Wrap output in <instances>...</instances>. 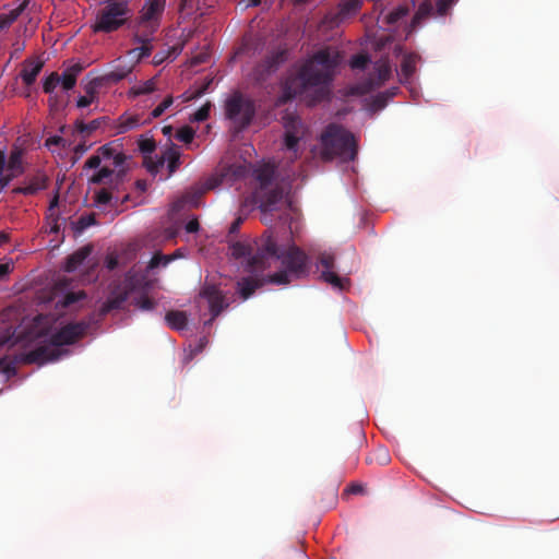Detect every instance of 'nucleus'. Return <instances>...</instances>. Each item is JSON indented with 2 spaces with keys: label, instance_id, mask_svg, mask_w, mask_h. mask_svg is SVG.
<instances>
[{
  "label": "nucleus",
  "instance_id": "2f4dec72",
  "mask_svg": "<svg viewBox=\"0 0 559 559\" xmlns=\"http://www.w3.org/2000/svg\"><path fill=\"white\" fill-rule=\"evenodd\" d=\"M174 260H176L175 254H163L160 252H156L150 260L146 271L150 272L158 266H167Z\"/></svg>",
  "mask_w": 559,
  "mask_h": 559
},
{
  "label": "nucleus",
  "instance_id": "e433bc0d",
  "mask_svg": "<svg viewBox=\"0 0 559 559\" xmlns=\"http://www.w3.org/2000/svg\"><path fill=\"white\" fill-rule=\"evenodd\" d=\"M194 138V130L191 127H182L176 133V139L186 144L191 143Z\"/></svg>",
  "mask_w": 559,
  "mask_h": 559
},
{
  "label": "nucleus",
  "instance_id": "ea45409f",
  "mask_svg": "<svg viewBox=\"0 0 559 559\" xmlns=\"http://www.w3.org/2000/svg\"><path fill=\"white\" fill-rule=\"evenodd\" d=\"M60 83L66 91L72 90L76 84V76L66 70L60 76Z\"/></svg>",
  "mask_w": 559,
  "mask_h": 559
},
{
  "label": "nucleus",
  "instance_id": "f257e3e1",
  "mask_svg": "<svg viewBox=\"0 0 559 559\" xmlns=\"http://www.w3.org/2000/svg\"><path fill=\"white\" fill-rule=\"evenodd\" d=\"M231 255L243 260V267L249 273L263 272L275 261H281L283 270L265 277H242L237 282L238 293L242 299L250 298L265 283L286 285L308 273V257L296 245L281 247L272 230H265L253 240L235 241L229 246Z\"/></svg>",
  "mask_w": 559,
  "mask_h": 559
},
{
  "label": "nucleus",
  "instance_id": "7ed1b4c3",
  "mask_svg": "<svg viewBox=\"0 0 559 559\" xmlns=\"http://www.w3.org/2000/svg\"><path fill=\"white\" fill-rule=\"evenodd\" d=\"M88 325L85 322H74L62 326L59 331L51 334L49 341L36 348L22 353L9 359L7 356L0 358V372L13 377L16 374V364H39L43 365L48 361L58 360L66 350L60 349V346L74 344L78 340L84 336ZM3 342H0V346Z\"/></svg>",
  "mask_w": 559,
  "mask_h": 559
},
{
  "label": "nucleus",
  "instance_id": "79ce46f5",
  "mask_svg": "<svg viewBox=\"0 0 559 559\" xmlns=\"http://www.w3.org/2000/svg\"><path fill=\"white\" fill-rule=\"evenodd\" d=\"M370 62V59L367 55H355L350 60V67L353 69H360L364 70L367 64Z\"/></svg>",
  "mask_w": 559,
  "mask_h": 559
},
{
  "label": "nucleus",
  "instance_id": "4be33fe9",
  "mask_svg": "<svg viewBox=\"0 0 559 559\" xmlns=\"http://www.w3.org/2000/svg\"><path fill=\"white\" fill-rule=\"evenodd\" d=\"M104 84H106L104 82V80H100V76H96L94 79H92L85 86H84V91H85V94L84 96H81L78 102H76V106L79 108H84V107H87L90 106L96 98H97V91L100 86H103Z\"/></svg>",
  "mask_w": 559,
  "mask_h": 559
},
{
  "label": "nucleus",
  "instance_id": "bf43d9fd",
  "mask_svg": "<svg viewBox=\"0 0 559 559\" xmlns=\"http://www.w3.org/2000/svg\"><path fill=\"white\" fill-rule=\"evenodd\" d=\"M87 146L85 143H80L78 144L75 147H74V153L75 154H79V155H82L83 153H85L87 151Z\"/></svg>",
  "mask_w": 559,
  "mask_h": 559
},
{
  "label": "nucleus",
  "instance_id": "1a4fd4ad",
  "mask_svg": "<svg viewBox=\"0 0 559 559\" xmlns=\"http://www.w3.org/2000/svg\"><path fill=\"white\" fill-rule=\"evenodd\" d=\"M283 126L285 147L296 154L298 143L305 135L306 127L297 115L288 111L283 116Z\"/></svg>",
  "mask_w": 559,
  "mask_h": 559
},
{
  "label": "nucleus",
  "instance_id": "39448f33",
  "mask_svg": "<svg viewBox=\"0 0 559 559\" xmlns=\"http://www.w3.org/2000/svg\"><path fill=\"white\" fill-rule=\"evenodd\" d=\"M130 8L127 1H110L96 15L93 31L111 33L119 29L128 21Z\"/></svg>",
  "mask_w": 559,
  "mask_h": 559
},
{
  "label": "nucleus",
  "instance_id": "72a5a7b5",
  "mask_svg": "<svg viewBox=\"0 0 559 559\" xmlns=\"http://www.w3.org/2000/svg\"><path fill=\"white\" fill-rule=\"evenodd\" d=\"M156 90V83L154 79L147 80L139 85H135L130 88L129 95L136 97L140 95H146L153 93Z\"/></svg>",
  "mask_w": 559,
  "mask_h": 559
},
{
  "label": "nucleus",
  "instance_id": "c85d7f7f",
  "mask_svg": "<svg viewBox=\"0 0 559 559\" xmlns=\"http://www.w3.org/2000/svg\"><path fill=\"white\" fill-rule=\"evenodd\" d=\"M275 170L271 165H263L254 170V177L260 183L261 191L266 190L274 179Z\"/></svg>",
  "mask_w": 559,
  "mask_h": 559
},
{
  "label": "nucleus",
  "instance_id": "cd10ccee",
  "mask_svg": "<svg viewBox=\"0 0 559 559\" xmlns=\"http://www.w3.org/2000/svg\"><path fill=\"white\" fill-rule=\"evenodd\" d=\"M91 249L88 247H83L72 254H70L67 258L66 261V271L67 272H73L75 271L83 262L84 260L90 255Z\"/></svg>",
  "mask_w": 559,
  "mask_h": 559
},
{
  "label": "nucleus",
  "instance_id": "7c9ffc66",
  "mask_svg": "<svg viewBox=\"0 0 559 559\" xmlns=\"http://www.w3.org/2000/svg\"><path fill=\"white\" fill-rule=\"evenodd\" d=\"M419 57L416 53H407L404 56L401 71L402 75L407 80L412 78L416 71V63Z\"/></svg>",
  "mask_w": 559,
  "mask_h": 559
},
{
  "label": "nucleus",
  "instance_id": "c9c22d12",
  "mask_svg": "<svg viewBox=\"0 0 559 559\" xmlns=\"http://www.w3.org/2000/svg\"><path fill=\"white\" fill-rule=\"evenodd\" d=\"M60 83V75L52 72L44 82L43 90L46 94H51Z\"/></svg>",
  "mask_w": 559,
  "mask_h": 559
},
{
  "label": "nucleus",
  "instance_id": "2eb2a0df",
  "mask_svg": "<svg viewBox=\"0 0 559 559\" xmlns=\"http://www.w3.org/2000/svg\"><path fill=\"white\" fill-rule=\"evenodd\" d=\"M391 76V67L386 61L380 62L374 68V72L357 87V92L360 94L369 93L382 84H384Z\"/></svg>",
  "mask_w": 559,
  "mask_h": 559
},
{
  "label": "nucleus",
  "instance_id": "69168bd1",
  "mask_svg": "<svg viewBox=\"0 0 559 559\" xmlns=\"http://www.w3.org/2000/svg\"><path fill=\"white\" fill-rule=\"evenodd\" d=\"M135 185L139 190H141V191L146 190V182L144 180H138Z\"/></svg>",
  "mask_w": 559,
  "mask_h": 559
},
{
  "label": "nucleus",
  "instance_id": "37998d69",
  "mask_svg": "<svg viewBox=\"0 0 559 559\" xmlns=\"http://www.w3.org/2000/svg\"><path fill=\"white\" fill-rule=\"evenodd\" d=\"M156 144L152 139H141L139 141V150L144 155H150L155 151Z\"/></svg>",
  "mask_w": 559,
  "mask_h": 559
},
{
  "label": "nucleus",
  "instance_id": "5701e85b",
  "mask_svg": "<svg viewBox=\"0 0 559 559\" xmlns=\"http://www.w3.org/2000/svg\"><path fill=\"white\" fill-rule=\"evenodd\" d=\"M217 186V181L214 178L206 179L191 188L190 192L186 195V202L193 205H198L199 200L210 190Z\"/></svg>",
  "mask_w": 559,
  "mask_h": 559
},
{
  "label": "nucleus",
  "instance_id": "9b49d317",
  "mask_svg": "<svg viewBox=\"0 0 559 559\" xmlns=\"http://www.w3.org/2000/svg\"><path fill=\"white\" fill-rule=\"evenodd\" d=\"M319 266L323 269L321 271L320 278L334 288L343 290L349 284L348 278L338 276L334 271L335 257L333 253L326 251L321 252L318 255V267Z\"/></svg>",
  "mask_w": 559,
  "mask_h": 559
},
{
  "label": "nucleus",
  "instance_id": "a878e982",
  "mask_svg": "<svg viewBox=\"0 0 559 559\" xmlns=\"http://www.w3.org/2000/svg\"><path fill=\"white\" fill-rule=\"evenodd\" d=\"M108 121H109L108 117H99L90 122H84L83 120L78 119L74 123V127L79 133H81L83 135H90L94 131L98 130L104 124H106Z\"/></svg>",
  "mask_w": 559,
  "mask_h": 559
},
{
  "label": "nucleus",
  "instance_id": "6e6d98bb",
  "mask_svg": "<svg viewBox=\"0 0 559 559\" xmlns=\"http://www.w3.org/2000/svg\"><path fill=\"white\" fill-rule=\"evenodd\" d=\"M243 219L241 217H238L233 222V224L229 227V234H236L238 233L240 225L242 224Z\"/></svg>",
  "mask_w": 559,
  "mask_h": 559
},
{
  "label": "nucleus",
  "instance_id": "4d7b16f0",
  "mask_svg": "<svg viewBox=\"0 0 559 559\" xmlns=\"http://www.w3.org/2000/svg\"><path fill=\"white\" fill-rule=\"evenodd\" d=\"M193 4H194V0H180L179 10L182 12L188 9H192Z\"/></svg>",
  "mask_w": 559,
  "mask_h": 559
},
{
  "label": "nucleus",
  "instance_id": "f03ea898",
  "mask_svg": "<svg viewBox=\"0 0 559 559\" xmlns=\"http://www.w3.org/2000/svg\"><path fill=\"white\" fill-rule=\"evenodd\" d=\"M341 62V55L333 47H325L312 55L295 78L286 83V94L295 97L314 87L312 103L330 98V84Z\"/></svg>",
  "mask_w": 559,
  "mask_h": 559
},
{
  "label": "nucleus",
  "instance_id": "473e14b6",
  "mask_svg": "<svg viewBox=\"0 0 559 559\" xmlns=\"http://www.w3.org/2000/svg\"><path fill=\"white\" fill-rule=\"evenodd\" d=\"M139 118L136 116H121L116 127L117 134L126 133L129 130L135 128L139 124Z\"/></svg>",
  "mask_w": 559,
  "mask_h": 559
},
{
  "label": "nucleus",
  "instance_id": "ddd939ff",
  "mask_svg": "<svg viewBox=\"0 0 559 559\" xmlns=\"http://www.w3.org/2000/svg\"><path fill=\"white\" fill-rule=\"evenodd\" d=\"M22 155L23 152L19 147H14L8 160V168L11 174L4 175V167L7 164L5 151L0 150V190H3L14 178L16 173H22Z\"/></svg>",
  "mask_w": 559,
  "mask_h": 559
},
{
  "label": "nucleus",
  "instance_id": "49530a36",
  "mask_svg": "<svg viewBox=\"0 0 559 559\" xmlns=\"http://www.w3.org/2000/svg\"><path fill=\"white\" fill-rule=\"evenodd\" d=\"M388 102H389V98H388L386 94L379 93L373 97L371 107L373 110H381L386 106Z\"/></svg>",
  "mask_w": 559,
  "mask_h": 559
},
{
  "label": "nucleus",
  "instance_id": "423d86ee",
  "mask_svg": "<svg viewBox=\"0 0 559 559\" xmlns=\"http://www.w3.org/2000/svg\"><path fill=\"white\" fill-rule=\"evenodd\" d=\"M255 103L253 99L242 95L240 92L234 93L225 103V115L239 131L249 127L255 116Z\"/></svg>",
  "mask_w": 559,
  "mask_h": 559
},
{
  "label": "nucleus",
  "instance_id": "a211bd4d",
  "mask_svg": "<svg viewBox=\"0 0 559 559\" xmlns=\"http://www.w3.org/2000/svg\"><path fill=\"white\" fill-rule=\"evenodd\" d=\"M48 177L44 173H37L31 178L25 179L24 185L12 190L15 194L34 195L41 190L47 189Z\"/></svg>",
  "mask_w": 559,
  "mask_h": 559
},
{
  "label": "nucleus",
  "instance_id": "dca6fc26",
  "mask_svg": "<svg viewBox=\"0 0 559 559\" xmlns=\"http://www.w3.org/2000/svg\"><path fill=\"white\" fill-rule=\"evenodd\" d=\"M155 33H148L141 29H135L133 40L141 44L140 47L130 49L128 56L134 59L133 62H139L141 59L148 57L153 50L152 40Z\"/></svg>",
  "mask_w": 559,
  "mask_h": 559
},
{
  "label": "nucleus",
  "instance_id": "f8f14e48",
  "mask_svg": "<svg viewBox=\"0 0 559 559\" xmlns=\"http://www.w3.org/2000/svg\"><path fill=\"white\" fill-rule=\"evenodd\" d=\"M286 59L285 50H274L270 52L265 58L259 62L252 70V79L257 83H262L266 80V78L275 72L280 64H282Z\"/></svg>",
  "mask_w": 559,
  "mask_h": 559
},
{
  "label": "nucleus",
  "instance_id": "864d4df0",
  "mask_svg": "<svg viewBox=\"0 0 559 559\" xmlns=\"http://www.w3.org/2000/svg\"><path fill=\"white\" fill-rule=\"evenodd\" d=\"M199 222L197 218L190 219L186 225V230L190 234L199 230Z\"/></svg>",
  "mask_w": 559,
  "mask_h": 559
},
{
  "label": "nucleus",
  "instance_id": "9d476101",
  "mask_svg": "<svg viewBox=\"0 0 559 559\" xmlns=\"http://www.w3.org/2000/svg\"><path fill=\"white\" fill-rule=\"evenodd\" d=\"M199 298L207 302L212 316L205 324H211L228 307L226 296L215 284L205 283L199 293Z\"/></svg>",
  "mask_w": 559,
  "mask_h": 559
},
{
  "label": "nucleus",
  "instance_id": "b1692460",
  "mask_svg": "<svg viewBox=\"0 0 559 559\" xmlns=\"http://www.w3.org/2000/svg\"><path fill=\"white\" fill-rule=\"evenodd\" d=\"M264 193L261 197L260 209L262 212H271L275 210L278 202L283 199V190L278 187L263 190Z\"/></svg>",
  "mask_w": 559,
  "mask_h": 559
},
{
  "label": "nucleus",
  "instance_id": "393cba45",
  "mask_svg": "<svg viewBox=\"0 0 559 559\" xmlns=\"http://www.w3.org/2000/svg\"><path fill=\"white\" fill-rule=\"evenodd\" d=\"M31 0H23L15 9L0 14V31L10 27L28 8Z\"/></svg>",
  "mask_w": 559,
  "mask_h": 559
},
{
  "label": "nucleus",
  "instance_id": "aec40b11",
  "mask_svg": "<svg viewBox=\"0 0 559 559\" xmlns=\"http://www.w3.org/2000/svg\"><path fill=\"white\" fill-rule=\"evenodd\" d=\"M129 298V290L128 289H121L116 288L112 290L107 300L102 305L99 309L100 316H106L107 313L111 312L112 310H119L122 309L124 304L127 302Z\"/></svg>",
  "mask_w": 559,
  "mask_h": 559
},
{
  "label": "nucleus",
  "instance_id": "13d9d810",
  "mask_svg": "<svg viewBox=\"0 0 559 559\" xmlns=\"http://www.w3.org/2000/svg\"><path fill=\"white\" fill-rule=\"evenodd\" d=\"M10 264H0V281L3 280L10 273Z\"/></svg>",
  "mask_w": 559,
  "mask_h": 559
},
{
  "label": "nucleus",
  "instance_id": "5fc2aeb1",
  "mask_svg": "<svg viewBox=\"0 0 559 559\" xmlns=\"http://www.w3.org/2000/svg\"><path fill=\"white\" fill-rule=\"evenodd\" d=\"M84 66L82 63H74L73 66L69 67L67 70L72 73L74 76L78 78V75L84 70Z\"/></svg>",
  "mask_w": 559,
  "mask_h": 559
},
{
  "label": "nucleus",
  "instance_id": "a18cd8bd",
  "mask_svg": "<svg viewBox=\"0 0 559 559\" xmlns=\"http://www.w3.org/2000/svg\"><path fill=\"white\" fill-rule=\"evenodd\" d=\"M86 297L85 293L84 292H78V293H68L66 296H64V299H63V306L64 307H69V306H72L74 305L75 302H78L79 300L81 299H84Z\"/></svg>",
  "mask_w": 559,
  "mask_h": 559
},
{
  "label": "nucleus",
  "instance_id": "bb28decb",
  "mask_svg": "<svg viewBox=\"0 0 559 559\" xmlns=\"http://www.w3.org/2000/svg\"><path fill=\"white\" fill-rule=\"evenodd\" d=\"M361 0H342L338 4L337 16L341 20H345L356 15L361 9Z\"/></svg>",
  "mask_w": 559,
  "mask_h": 559
},
{
  "label": "nucleus",
  "instance_id": "6ab92c4d",
  "mask_svg": "<svg viewBox=\"0 0 559 559\" xmlns=\"http://www.w3.org/2000/svg\"><path fill=\"white\" fill-rule=\"evenodd\" d=\"M166 162L168 164V169L170 174L175 173L180 166V152L178 147L175 146L174 144H171L169 147L165 150L163 155L157 159V162L154 165H147V169L150 171H157L158 168L162 167Z\"/></svg>",
  "mask_w": 559,
  "mask_h": 559
},
{
  "label": "nucleus",
  "instance_id": "20e7f679",
  "mask_svg": "<svg viewBox=\"0 0 559 559\" xmlns=\"http://www.w3.org/2000/svg\"><path fill=\"white\" fill-rule=\"evenodd\" d=\"M320 142L321 155L325 160L340 158L342 162H350L357 156L354 134L340 124L330 123L322 132Z\"/></svg>",
  "mask_w": 559,
  "mask_h": 559
},
{
  "label": "nucleus",
  "instance_id": "680f3d73",
  "mask_svg": "<svg viewBox=\"0 0 559 559\" xmlns=\"http://www.w3.org/2000/svg\"><path fill=\"white\" fill-rule=\"evenodd\" d=\"M399 88L392 87L390 90H386L385 92H382L383 94H386L388 98L391 99L397 94Z\"/></svg>",
  "mask_w": 559,
  "mask_h": 559
},
{
  "label": "nucleus",
  "instance_id": "774afa93",
  "mask_svg": "<svg viewBox=\"0 0 559 559\" xmlns=\"http://www.w3.org/2000/svg\"><path fill=\"white\" fill-rule=\"evenodd\" d=\"M261 1L262 0H249V4L250 7H258L261 4Z\"/></svg>",
  "mask_w": 559,
  "mask_h": 559
},
{
  "label": "nucleus",
  "instance_id": "58836bf2",
  "mask_svg": "<svg viewBox=\"0 0 559 559\" xmlns=\"http://www.w3.org/2000/svg\"><path fill=\"white\" fill-rule=\"evenodd\" d=\"M95 224H96V219H95V215L94 214L82 215L76 221V229L79 231H83L87 227H90L92 225H95Z\"/></svg>",
  "mask_w": 559,
  "mask_h": 559
},
{
  "label": "nucleus",
  "instance_id": "c03bdc74",
  "mask_svg": "<svg viewBox=\"0 0 559 559\" xmlns=\"http://www.w3.org/2000/svg\"><path fill=\"white\" fill-rule=\"evenodd\" d=\"M174 99L171 96H168L166 97L157 107H155L152 112H151V116L152 118H158L160 117L164 111L171 106Z\"/></svg>",
  "mask_w": 559,
  "mask_h": 559
},
{
  "label": "nucleus",
  "instance_id": "f3484780",
  "mask_svg": "<svg viewBox=\"0 0 559 559\" xmlns=\"http://www.w3.org/2000/svg\"><path fill=\"white\" fill-rule=\"evenodd\" d=\"M135 62L122 58L114 61L112 70L100 75L106 84L118 83L126 79L133 70Z\"/></svg>",
  "mask_w": 559,
  "mask_h": 559
},
{
  "label": "nucleus",
  "instance_id": "052dcab7",
  "mask_svg": "<svg viewBox=\"0 0 559 559\" xmlns=\"http://www.w3.org/2000/svg\"><path fill=\"white\" fill-rule=\"evenodd\" d=\"M59 204V195L56 194L49 203V211L52 212Z\"/></svg>",
  "mask_w": 559,
  "mask_h": 559
},
{
  "label": "nucleus",
  "instance_id": "de8ad7c7",
  "mask_svg": "<svg viewBox=\"0 0 559 559\" xmlns=\"http://www.w3.org/2000/svg\"><path fill=\"white\" fill-rule=\"evenodd\" d=\"M210 110H211V104L207 103L203 106H201L193 115V120L194 121H198V122H201V121H205L209 116H210Z\"/></svg>",
  "mask_w": 559,
  "mask_h": 559
},
{
  "label": "nucleus",
  "instance_id": "8fccbe9b",
  "mask_svg": "<svg viewBox=\"0 0 559 559\" xmlns=\"http://www.w3.org/2000/svg\"><path fill=\"white\" fill-rule=\"evenodd\" d=\"M45 145L47 147H51L53 145H62L63 147L66 146V141L63 138L59 136V135H53V136H50L46 140L45 142Z\"/></svg>",
  "mask_w": 559,
  "mask_h": 559
},
{
  "label": "nucleus",
  "instance_id": "a19ab883",
  "mask_svg": "<svg viewBox=\"0 0 559 559\" xmlns=\"http://www.w3.org/2000/svg\"><path fill=\"white\" fill-rule=\"evenodd\" d=\"M110 190L111 189L108 186V188H103L99 191H97L95 193L96 203L102 204V205L108 204L112 199V194H111Z\"/></svg>",
  "mask_w": 559,
  "mask_h": 559
},
{
  "label": "nucleus",
  "instance_id": "603ef678",
  "mask_svg": "<svg viewBox=\"0 0 559 559\" xmlns=\"http://www.w3.org/2000/svg\"><path fill=\"white\" fill-rule=\"evenodd\" d=\"M431 10V5L430 4H427V3H424L419 7L416 15H415V20H418L420 19L421 16L428 14Z\"/></svg>",
  "mask_w": 559,
  "mask_h": 559
},
{
  "label": "nucleus",
  "instance_id": "3c124183",
  "mask_svg": "<svg viewBox=\"0 0 559 559\" xmlns=\"http://www.w3.org/2000/svg\"><path fill=\"white\" fill-rule=\"evenodd\" d=\"M364 492V485L358 483H352L346 489L345 493H361Z\"/></svg>",
  "mask_w": 559,
  "mask_h": 559
},
{
  "label": "nucleus",
  "instance_id": "0eeeda50",
  "mask_svg": "<svg viewBox=\"0 0 559 559\" xmlns=\"http://www.w3.org/2000/svg\"><path fill=\"white\" fill-rule=\"evenodd\" d=\"M165 7L166 0H145L134 21V28L156 33L160 26Z\"/></svg>",
  "mask_w": 559,
  "mask_h": 559
},
{
  "label": "nucleus",
  "instance_id": "e2e57ef3",
  "mask_svg": "<svg viewBox=\"0 0 559 559\" xmlns=\"http://www.w3.org/2000/svg\"><path fill=\"white\" fill-rule=\"evenodd\" d=\"M117 265H118V261H117V259H116V258H109V259L107 260V267H108L109 270H114V269H116V266H117Z\"/></svg>",
  "mask_w": 559,
  "mask_h": 559
},
{
  "label": "nucleus",
  "instance_id": "338daca9",
  "mask_svg": "<svg viewBox=\"0 0 559 559\" xmlns=\"http://www.w3.org/2000/svg\"><path fill=\"white\" fill-rule=\"evenodd\" d=\"M9 236L5 233H0V245L8 242Z\"/></svg>",
  "mask_w": 559,
  "mask_h": 559
},
{
  "label": "nucleus",
  "instance_id": "c756f323",
  "mask_svg": "<svg viewBox=\"0 0 559 559\" xmlns=\"http://www.w3.org/2000/svg\"><path fill=\"white\" fill-rule=\"evenodd\" d=\"M167 324L177 331H181L187 326L188 318L186 312L179 310H170L165 316Z\"/></svg>",
  "mask_w": 559,
  "mask_h": 559
},
{
  "label": "nucleus",
  "instance_id": "0e129e2a",
  "mask_svg": "<svg viewBox=\"0 0 559 559\" xmlns=\"http://www.w3.org/2000/svg\"><path fill=\"white\" fill-rule=\"evenodd\" d=\"M391 460H390V456H379V460H378V464L380 466H384V465H388L390 464Z\"/></svg>",
  "mask_w": 559,
  "mask_h": 559
},
{
  "label": "nucleus",
  "instance_id": "f704fd0d",
  "mask_svg": "<svg viewBox=\"0 0 559 559\" xmlns=\"http://www.w3.org/2000/svg\"><path fill=\"white\" fill-rule=\"evenodd\" d=\"M133 304L135 307L144 311L153 310L156 306V302L146 295H142L139 298H135Z\"/></svg>",
  "mask_w": 559,
  "mask_h": 559
},
{
  "label": "nucleus",
  "instance_id": "412c9836",
  "mask_svg": "<svg viewBox=\"0 0 559 559\" xmlns=\"http://www.w3.org/2000/svg\"><path fill=\"white\" fill-rule=\"evenodd\" d=\"M44 67V62L36 59H27L23 62V68L21 70L20 76L23 83L27 86H31L35 83L38 74L40 73Z\"/></svg>",
  "mask_w": 559,
  "mask_h": 559
},
{
  "label": "nucleus",
  "instance_id": "4c0bfd02",
  "mask_svg": "<svg viewBox=\"0 0 559 559\" xmlns=\"http://www.w3.org/2000/svg\"><path fill=\"white\" fill-rule=\"evenodd\" d=\"M408 10L404 7H399L395 10L391 11L386 16L385 21L388 24H395L399 22L402 17H404L407 14Z\"/></svg>",
  "mask_w": 559,
  "mask_h": 559
},
{
  "label": "nucleus",
  "instance_id": "6e6552de",
  "mask_svg": "<svg viewBox=\"0 0 559 559\" xmlns=\"http://www.w3.org/2000/svg\"><path fill=\"white\" fill-rule=\"evenodd\" d=\"M127 159L128 157L124 154L123 162L119 166H116L114 164L115 159L111 157L88 179L90 183L106 185L109 186L110 189H119L127 176Z\"/></svg>",
  "mask_w": 559,
  "mask_h": 559
},
{
  "label": "nucleus",
  "instance_id": "09e8293b",
  "mask_svg": "<svg viewBox=\"0 0 559 559\" xmlns=\"http://www.w3.org/2000/svg\"><path fill=\"white\" fill-rule=\"evenodd\" d=\"M457 0H438L437 1V12L439 15H444L448 13V11L451 9V7L456 2Z\"/></svg>",
  "mask_w": 559,
  "mask_h": 559
},
{
  "label": "nucleus",
  "instance_id": "4468645a",
  "mask_svg": "<svg viewBox=\"0 0 559 559\" xmlns=\"http://www.w3.org/2000/svg\"><path fill=\"white\" fill-rule=\"evenodd\" d=\"M114 158V164L119 166L124 159V153L117 148L114 143H107L98 147L97 153L90 156L85 162L84 167L90 169H99L104 163Z\"/></svg>",
  "mask_w": 559,
  "mask_h": 559
}]
</instances>
